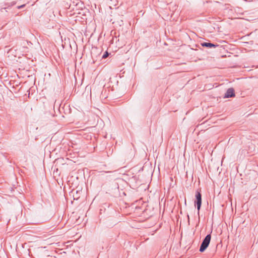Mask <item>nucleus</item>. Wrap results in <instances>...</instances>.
<instances>
[{"mask_svg": "<svg viewBox=\"0 0 258 258\" xmlns=\"http://www.w3.org/2000/svg\"><path fill=\"white\" fill-rule=\"evenodd\" d=\"M211 238V237L210 234L207 235L205 238L200 248V251L201 252H203L207 248L210 243Z\"/></svg>", "mask_w": 258, "mask_h": 258, "instance_id": "1", "label": "nucleus"}, {"mask_svg": "<svg viewBox=\"0 0 258 258\" xmlns=\"http://www.w3.org/2000/svg\"><path fill=\"white\" fill-rule=\"evenodd\" d=\"M196 199H197V209L198 211L200 210L201 204H202V196L201 194L199 192H197L196 194Z\"/></svg>", "mask_w": 258, "mask_h": 258, "instance_id": "2", "label": "nucleus"}, {"mask_svg": "<svg viewBox=\"0 0 258 258\" xmlns=\"http://www.w3.org/2000/svg\"><path fill=\"white\" fill-rule=\"evenodd\" d=\"M235 96L234 90L232 88L228 89L225 94V98L232 97Z\"/></svg>", "mask_w": 258, "mask_h": 258, "instance_id": "3", "label": "nucleus"}, {"mask_svg": "<svg viewBox=\"0 0 258 258\" xmlns=\"http://www.w3.org/2000/svg\"><path fill=\"white\" fill-rule=\"evenodd\" d=\"M202 46H206V47H215L216 46V45H215V44H213L212 43H204L202 44Z\"/></svg>", "mask_w": 258, "mask_h": 258, "instance_id": "4", "label": "nucleus"}, {"mask_svg": "<svg viewBox=\"0 0 258 258\" xmlns=\"http://www.w3.org/2000/svg\"><path fill=\"white\" fill-rule=\"evenodd\" d=\"M108 56V53L107 52H105V53L103 54L102 57L104 58H106Z\"/></svg>", "mask_w": 258, "mask_h": 258, "instance_id": "5", "label": "nucleus"}]
</instances>
